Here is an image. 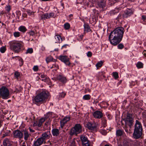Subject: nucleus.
<instances>
[{
	"label": "nucleus",
	"mask_w": 146,
	"mask_h": 146,
	"mask_svg": "<svg viewBox=\"0 0 146 146\" xmlns=\"http://www.w3.org/2000/svg\"><path fill=\"white\" fill-rule=\"evenodd\" d=\"M123 133V131L120 129L117 130L116 135L117 136H120L122 135Z\"/></svg>",
	"instance_id": "24"
},
{
	"label": "nucleus",
	"mask_w": 146,
	"mask_h": 146,
	"mask_svg": "<svg viewBox=\"0 0 146 146\" xmlns=\"http://www.w3.org/2000/svg\"><path fill=\"white\" fill-rule=\"evenodd\" d=\"M57 79L62 82H66V78L61 75H59L58 76H57Z\"/></svg>",
	"instance_id": "18"
},
{
	"label": "nucleus",
	"mask_w": 146,
	"mask_h": 146,
	"mask_svg": "<svg viewBox=\"0 0 146 146\" xmlns=\"http://www.w3.org/2000/svg\"><path fill=\"white\" fill-rule=\"evenodd\" d=\"M42 80L44 81L47 83L48 82L50 81V80L48 78H44Z\"/></svg>",
	"instance_id": "42"
},
{
	"label": "nucleus",
	"mask_w": 146,
	"mask_h": 146,
	"mask_svg": "<svg viewBox=\"0 0 146 146\" xmlns=\"http://www.w3.org/2000/svg\"><path fill=\"white\" fill-rule=\"evenodd\" d=\"M98 5L100 7L102 8L103 7H104L105 3L104 1L103 0H101V1H99V3H98Z\"/></svg>",
	"instance_id": "26"
},
{
	"label": "nucleus",
	"mask_w": 146,
	"mask_h": 146,
	"mask_svg": "<svg viewBox=\"0 0 146 146\" xmlns=\"http://www.w3.org/2000/svg\"><path fill=\"white\" fill-rule=\"evenodd\" d=\"M125 131L127 133H129L130 131V130H128L127 129H125Z\"/></svg>",
	"instance_id": "58"
},
{
	"label": "nucleus",
	"mask_w": 146,
	"mask_h": 146,
	"mask_svg": "<svg viewBox=\"0 0 146 146\" xmlns=\"http://www.w3.org/2000/svg\"><path fill=\"white\" fill-rule=\"evenodd\" d=\"M46 13L43 14L41 16V19H48Z\"/></svg>",
	"instance_id": "36"
},
{
	"label": "nucleus",
	"mask_w": 146,
	"mask_h": 146,
	"mask_svg": "<svg viewBox=\"0 0 146 146\" xmlns=\"http://www.w3.org/2000/svg\"><path fill=\"white\" fill-rule=\"evenodd\" d=\"M0 98L5 100L9 98V91L6 87L3 86L0 88Z\"/></svg>",
	"instance_id": "5"
},
{
	"label": "nucleus",
	"mask_w": 146,
	"mask_h": 146,
	"mask_svg": "<svg viewBox=\"0 0 146 146\" xmlns=\"http://www.w3.org/2000/svg\"><path fill=\"white\" fill-rule=\"evenodd\" d=\"M102 123L104 125H105L107 123V120L104 117H103L102 119Z\"/></svg>",
	"instance_id": "38"
},
{
	"label": "nucleus",
	"mask_w": 146,
	"mask_h": 146,
	"mask_svg": "<svg viewBox=\"0 0 146 146\" xmlns=\"http://www.w3.org/2000/svg\"><path fill=\"white\" fill-rule=\"evenodd\" d=\"M33 49L32 48H29L27 50L26 53L27 54L29 53L31 54L33 53Z\"/></svg>",
	"instance_id": "34"
},
{
	"label": "nucleus",
	"mask_w": 146,
	"mask_h": 146,
	"mask_svg": "<svg viewBox=\"0 0 146 146\" xmlns=\"http://www.w3.org/2000/svg\"><path fill=\"white\" fill-rule=\"evenodd\" d=\"M66 94L62 92L60 93L59 95V97L60 98H64L66 95Z\"/></svg>",
	"instance_id": "37"
},
{
	"label": "nucleus",
	"mask_w": 146,
	"mask_h": 146,
	"mask_svg": "<svg viewBox=\"0 0 146 146\" xmlns=\"http://www.w3.org/2000/svg\"><path fill=\"white\" fill-rule=\"evenodd\" d=\"M113 76L115 79H117L118 78V75L117 72H113Z\"/></svg>",
	"instance_id": "33"
},
{
	"label": "nucleus",
	"mask_w": 146,
	"mask_h": 146,
	"mask_svg": "<svg viewBox=\"0 0 146 146\" xmlns=\"http://www.w3.org/2000/svg\"><path fill=\"white\" fill-rule=\"evenodd\" d=\"M80 139L83 146H90L89 141L88 140L86 137L84 135H81Z\"/></svg>",
	"instance_id": "8"
},
{
	"label": "nucleus",
	"mask_w": 146,
	"mask_h": 146,
	"mask_svg": "<svg viewBox=\"0 0 146 146\" xmlns=\"http://www.w3.org/2000/svg\"><path fill=\"white\" fill-rule=\"evenodd\" d=\"M20 33L19 32H16L13 33V35L15 37H18L20 36Z\"/></svg>",
	"instance_id": "35"
},
{
	"label": "nucleus",
	"mask_w": 146,
	"mask_h": 146,
	"mask_svg": "<svg viewBox=\"0 0 146 146\" xmlns=\"http://www.w3.org/2000/svg\"><path fill=\"white\" fill-rule=\"evenodd\" d=\"M13 135L15 137L18 138L20 139L22 138L23 136V133L19 130L14 131L13 132Z\"/></svg>",
	"instance_id": "13"
},
{
	"label": "nucleus",
	"mask_w": 146,
	"mask_h": 146,
	"mask_svg": "<svg viewBox=\"0 0 146 146\" xmlns=\"http://www.w3.org/2000/svg\"><path fill=\"white\" fill-rule=\"evenodd\" d=\"M20 91H21V89L19 90L18 89H16L15 91V92H20Z\"/></svg>",
	"instance_id": "57"
},
{
	"label": "nucleus",
	"mask_w": 146,
	"mask_h": 146,
	"mask_svg": "<svg viewBox=\"0 0 146 146\" xmlns=\"http://www.w3.org/2000/svg\"><path fill=\"white\" fill-rule=\"evenodd\" d=\"M84 31L85 32H89L91 31L90 27L89 25L87 24H84Z\"/></svg>",
	"instance_id": "21"
},
{
	"label": "nucleus",
	"mask_w": 146,
	"mask_h": 146,
	"mask_svg": "<svg viewBox=\"0 0 146 146\" xmlns=\"http://www.w3.org/2000/svg\"><path fill=\"white\" fill-rule=\"evenodd\" d=\"M143 54L144 55H146V50H144L143 52Z\"/></svg>",
	"instance_id": "61"
},
{
	"label": "nucleus",
	"mask_w": 146,
	"mask_h": 146,
	"mask_svg": "<svg viewBox=\"0 0 146 146\" xmlns=\"http://www.w3.org/2000/svg\"><path fill=\"white\" fill-rule=\"evenodd\" d=\"M132 14V11L130 9H127L125 11L123 14V17L124 18H127L130 16Z\"/></svg>",
	"instance_id": "16"
},
{
	"label": "nucleus",
	"mask_w": 146,
	"mask_h": 146,
	"mask_svg": "<svg viewBox=\"0 0 146 146\" xmlns=\"http://www.w3.org/2000/svg\"><path fill=\"white\" fill-rule=\"evenodd\" d=\"M70 117H66L61 120L60 121V126L61 128H62L66 123L69 121Z\"/></svg>",
	"instance_id": "15"
},
{
	"label": "nucleus",
	"mask_w": 146,
	"mask_h": 146,
	"mask_svg": "<svg viewBox=\"0 0 146 146\" xmlns=\"http://www.w3.org/2000/svg\"><path fill=\"white\" fill-rule=\"evenodd\" d=\"M33 126L34 127L36 126H38V124H37V121H34L33 122Z\"/></svg>",
	"instance_id": "49"
},
{
	"label": "nucleus",
	"mask_w": 146,
	"mask_h": 146,
	"mask_svg": "<svg viewBox=\"0 0 146 146\" xmlns=\"http://www.w3.org/2000/svg\"><path fill=\"white\" fill-rule=\"evenodd\" d=\"M48 93L46 91H43L38 94L35 98V100L36 102H43L46 99L48 98Z\"/></svg>",
	"instance_id": "4"
},
{
	"label": "nucleus",
	"mask_w": 146,
	"mask_h": 146,
	"mask_svg": "<svg viewBox=\"0 0 146 146\" xmlns=\"http://www.w3.org/2000/svg\"><path fill=\"white\" fill-rule=\"evenodd\" d=\"M143 117L145 121V122L146 123V113H143Z\"/></svg>",
	"instance_id": "47"
},
{
	"label": "nucleus",
	"mask_w": 146,
	"mask_h": 146,
	"mask_svg": "<svg viewBox=\"0 0 146 146\" xmlns=\"http://www.w3.org/2000/svg\"><path fill=\"white\" fill-rule=\"evenodd\" d=\"M6 50V48L5 46H3L1 47L0 48V51L2 53H4Z\"/></svg>",
	"instance_id": "32"
},
{
	"label": "nucleus",
	"mask_w": 146,
	"mask_h": 146,
	"mask_svg": "<svg viewBox=\"0 0 146 146\" xmlns=\"http://www.w3.org/2000/svg\"><path fill=\"white\" fill-rule=\"evenodd\" d=\"M81 131V125L80 124H77L70 130V134L71 136L74 135H77V134L80 133Z\"/></svg>",
	"instance_id": "6"
},
{
	"label": "nucleus",
	"mask_w": 146,
	"mask_h": 146,
	"mask_svg": "<svg viewBox=\"0 0 146 146\" xmlns=\"http://www.w3.org/2000/svg\"><path fill=\"white\" fill-rule=\"evenodd\" d=\"M45 121V119L43 118H42L39 120L38 121H37L38 126L40 127L41 126L42 123Z\"/></svg>",
	"instance_id": "20"
},
{
	"label": "nucleus",
	"mask_w": 146,
	"mask_h": 146,
	"mask_svg": "<svg viewBox=\"0 0 146 146\" xmlns=\"http://www.w3.org/2000/svg\"><path fill=\"white\" fill-rule=\"evenodd\" d=\"M14 75L16 78H18L20 76V74L19 72H16L14 73Z\"/></svg>",
	"instance_id": "41"
},
{
	"label": "nucleus",
	"mask_w": 146,
	"mask_h": 146,
	"mask_svg": "<svg viewBox=\"0 0 146 146\" xmlns=\"http://www.w3.org/2000/svg\"><path fill=\"white\" fill-rule=\"evenodd\" d=\"M49 123L48 122H46V123H45V125H47L49 124Z\"/></svg>",
	"instance_id": "64"
},
{
	"label": "nucleus",
	"mask_w": 146,
	"mask_h": 146,
	"mask_svg": "<svg viewBox=\"0 0 146 146\" xmlns=\"http://www.w3.org/2000/svg\"><path fill=\"white\" fill-rule=\"evenodd\" d=\"M22 146H26V143H23Z\"/></svg>",
	"instance_id": "62"
},
{
	"label": "nucleus",
	"mask_w": 146,
	"mask_h": 146,
	"mask_svg": "<svg viewBox=\"0 0 146 146\" xmlns=\"http://www.w3.org/2000/svg\"><path fill=\"white\" fill-rule=\"evenodd\" d=\"M142 131L143 129L141 123L137 120H136L133 134V138L135 139L140 138L142 134Z\"/></svg>",
	"instance_id": "2"
},
{
	"label": "nucleus",
	"mask_w": 146,
	"mask_h": 146,
	"mask_svg": "<svg viewBox=\"0 0 146 146\" xmlns=\"http://www.w3.org/2000/svg\"><path fill=\"white\" fill-rule=\"evenodd\" d=\"M29 128V130H30V132H34V131H35L34 130H33V129H31L30 128Z\"/></svg>",
	"instance_id": "59"
},
{
	"label": "nucleus",
	"mask_w": 146,
	"mask_h": 146,
	"mask_svg": "<svg viewBox=\"0 0 146 146\" xmlns=\"http://www.w3.org/2000/svg\"><path fill=\"white\" fill-rule=\"evenodd\" d=\"M28 14L29 15H33L34 13L31 11H28Z\"/></svg>",
	"instance_id": "50"
},
{
	"label": "nucleus",
	"mask_w": 146,
	"mask_h": 146,
	"mask_svg": "<svg viewBox=\"0 0 146 146\" xmlns=\"http://www.w3.org/2000/svg\"><path fill=\"white\" fill-rule=\"evenodd\" d=\"M104 62L102 61H100L99 62H98L96 65L97 68H98V67H100L102 66Z\"/></svg>",
	"instance_id": "27"
},
{
	"label": "nucleus",
	"mask_w": 146,
	"mask_h": 146,
	"mask_svg": "<svg viewBox=\"0 0 146 146\" xmlns=\"http://www.w3.org/2000/svg\"><path fill=\"white\" fill-rule=\"evenodd\" d=\"M53 59V58L52 56H50L47 57L46 59V60L47 63L50 62L52 61Z\"/></svg>",
	"instance_id": "29"
},
{
	"label": "nucleus",
	"mask_w": 146,
	"mask_h": 146,
	"mask_svg": "<svg viewBox=\"0 0 146 146\" xmlns=\"http://www.w3.org/2000/svg\"><path fill=\"white\" fill-rule=\"evenodd\" d=\"M132 115L131 113H127L126 117L123 120L125 122V125H128L130 127L132 125L133 121Z\"/></svg>",
	"instance_id": "7"
},
{
	"label": "nucleus",
	"mask_w": 146,
	"mask_h": 146,
	"mask_svg": "<svg viewBox=\"0 0 146 146\" xmlns=\"http://www.w3.org/2000/svg\"><path fill=\"white\" fill-rule=\"evenodd\" d=\"M46 15H47V16L48 19L51 17V15H50V13H46Z\"/></svg>",
	"instance_id": "52"
},
{
	"label": "nucleus",
	"mask_w": 146,
	"mask_h": 146,
	"mask_svg": "<svg viewBox=\"0 0 146 146\" xmlns=\"http://www.w3.org/2000/svg\"><path fill=\"white\" fill-rule=\"evenodd\" d=\"M7 134L5 133V134H3L2 135V137L4 138L7 136Z\"/></svg>",
	"instance_id": "56"
},
{
	"label": "nucleus",
	"mask_w": 146,
	"mask_h": 146,
	"mask_svg": "<svg viewBox=\"0 0 146 146\" xmlns=\"http://www.w3.org/2000/svg\"><path fill=\"white\" fill-rule=\"evenodd\" d=\"M24 134V139L26 141L28 139V137L29 136V134L28 132L26 131H23V134Z\"/></svg>",
	"instance_id": "22"
},
{
	"label": "nucleus",
	"mask_w": 146,
	"mask_h": 146,
	"mask_svg": "<svg viewBox=\"0 0 146 146\" xmlns=\"http://www.w3.org/2000/svg\"><path fill=\"white\" fill-rule=\"evenodd\" d=\"M117 47L119 49H122L124 48V46L122 44L120 43L118 45Z\"/></svg>",
	"instance_id": "40"
},
{
	"label": "nucleus",
	"mask_w": 146,
	"mask_h": 146,
	"mask_svg": "<svg viewBox=\"0 0 146 146\" xmlns=\"http://www.w3.org/2000/svg\"><path fill=\"white\" fill-rule=\"evenodd\" d=\"M129 144L128 142L126 141H124L123 142V144L122 145V146H128Z\"/></svg>",
	"instance_id": "43"
},
{
	"label": "nucleus",
	"mask_w": 146,
	"mask_h": 146,
	"mask_svg": "<svg viewBox=\"0 0 146 146\" xmlns=\"http://www.w3.org/2000/svg\"><path fill=\"white\" fill-rule=\"evenodd\" d=\"M59 59L63 62L66 65L69 66L70 63L69 62V58L66 56H60Z\"/></svg>",
	"instance_id": "9"
},
{
	"label": "nucleus",
	"mask_w": 146,
	"mask_h": 146,
	"mask_svg": "<svg viewBox=\"0 0 146 146\" xmlns=\"http://www.w3.org/2000/svg\"><path fill=\"white\" fill-rule=\"evenodd\" d=\"M19 30L23 33H25L27 29L26 27L23 26H20L18 29Z\"/></svg>",
	"instance_id": "23"
},
{
	"label": "nucleus",
	"mask_w": 146,
	"mask_h": 146,
	"mask_svg": "<svg viewBox=\"0 0 146 146\" xmlns=\"http://www.w3.org/2000/svg\"><path fill=\"white\" fill-rule=\"evenodd\" d=\"M75 146V142L74 140L72 141L71 142L70 146Z\"/></svg>",
	"instance_id": "45"
},
{
	"label": "nucleus",
	"mask_w": 146,
	"mask_h": 146,
	"mask_svg": "<svg viewBox=\"0 0 146 146\" xmlns=\"http://www.w3.org/2000/svg\"><path fill=\"white\" fill-rule=\"evenodd\" d=\"M43 143H45L46 141H44L40 137L38 138L35 141L32 146H40Z\"/></svg>",
	"instance_id": "11"
},
{
	"label": "nucleus",
	"mask_w": 146,
	"mask_h": 146,
	"mask_svg": "<svg viewBox=\"0 0 146 146\" xmlns=\"http://www.w3.org/2000/svg\"><path fill=\"white\" fill-rule=\"evenodd\" d=\"M55 42L56 43L59 42L60 40V39L62 40L61 36L59 35H56L55 36Z\"/></svg>",
	"instance_id": "25"
},
{
	"label": "nucleus",
	"mask_w": 146,
	"mask_h": 146,
	"mask_svg": "<svg viewBox=\"0 0 146 146\" xmlns=\"http://www.w3.org/2000/svg\"><path fill=\"white\" fill-rule=\"evenodd\" d=\"M64 28L66 29H68L70 27V25L68 23H66L64 24Z\"/></svg>",
	"instance_id": "31"
},
{
	"label": "nucleus",
	"mask_w": 146,
	"mask_h": 146,
	"mask_svg": "<svg viewBox=\"0 0 146 146\" xmlns=\"http://www.w3.org/2000/svg\"><path fill=\"white\" fill-rule=\"evenodd\" d=\"M92 53L90 51H89L87 52V56L89 57H90L92 56Z\"/></svg>",
	"instance_id": "44"
},
{
	"label": "nucleus",
	"mask_w": 146,
	"mask_h": 146,
	"mask_svg": "<svg viewBox=\"0 0 146 146\" xmlns=\"http://www.w3.org/2000/svg\"><path fill=\"white\" fill-rule=\"evenodd\" d=\"M68 45L67 44H65V45H64L63 46H62V48H64V47H66V46H67Z\"/></svg>",
	"instance_id": "63"
},
{
	"label": "nucleus",
	"mask_w": 146,
	"mask_h": 146,
	"mask_svg": "<svg viewBox=\"0 0 146 146\" xmlns=\"http://www.w3.org/2000/svg\"><path fill=\"white\" fill-rule=\"evenodd\" d=\"M142 19L143 20V21H145L146 20V16L144 15L142 16Z\"/></svg>",
	"instance_id": "51"
},
{
	"label": "nucleus",
	"mask_w": 146,
	"mask_h": 146,
	"mask_svg": "<svg viewBox=\"0 0 146 146\" xmlns=\"http://www.w3.org/2000/svg\"><path fill=\"white\" fill-rule=\"evenodd\" d=\"M38 68L37 66H34L33 68V70L34 71H37L38 70Z\"/></svg>",
	"instance_id": "48"
},
{
	"label": "nucleus",
	"mask_w": 146,
	"mask_h": 146,
	"mask_svg": "<svg viewBox=\"0 0 146 146\" xmlns=\"http://www.w3.org/2000/svg\"><path fill=\"white\" fill-rule=\"evenodd\" d=\"M40 77L42 78H44L45 77V75L44 74H42L41 75Z\"/></svg>",
	"instance_id": "60"
},
{
	"label": "nucleus",
	"mask_w": 146,
	"mask_h": 146,
	"mask_svg": "<svg viewBox=\"0 0 146 146\" xmlns=\"http://www.w3.org/2000/svg\"><path fill=\"white\" fill-rule=\"evenodd\" d=\"M52 134L54 136H57L59 134V131L58 129H54L52 130Z\"/></svg>",
	"instance_id": "19"
},
{
	"label": "nucleus",
	"mask_w": 146,
	"mask_h": 146,
	"mask_svg": "<svg viewBox=\"0 0 146 146\" xmlns=\"http://www.w3.org/2000/svg\"><path fill=\"white\" fill-rule=\"evenodd\" d=\"M50 15H51V17H53V18H54L55 17V16L54 17V14L53 13H50Z\"/></svg>",
	"instance_id": "53"
},
{
	"label": "nucleus",
	"mask_w": 146,
	"mask_h": 146,
	"mask_svg": "<svg viewBox=\"0 0 146 146\" xmlns=\"http://www.w3.org/2000/svg\"><path fill=\"white\" fill-rule=\"evenodd\" d=\"M124 28L121 27L116 28L111 32L109 39L111 44L116 46L121 40L124 34Z\"/></svg>",
	"instance_id": "1"
},
{
	"label": "nucleus",
	"mask_w": 146,
	"mask_h": 146,
	"mask_svg": "<svg viewBox=\"0 0 146 146\" xmlns=\"http://www.w3.org/2000/svg\"><path fill=\"white\" fill-rule=\"evenodd\" d=\"M10 48L15 52L18 53L21 50L22 47L21 42L19 41L13 40L9 43Z\"/></svg>",
	"instance_id": "3"
},
{
	"label": "nucleus",
	"mask_w": 146,
	"mask_h": 146,
	"mask_svg": "<svg viewBox=\"0 0 146 146\" xmlns=\"http://www.w3.org/2000/svg\"><path fill=\"white\" fill-rule=\"evenodd\" d=\"M3 145L4 146H11L12 142L9 141L8 139H6L3 141Z\"/></svg>",
	"instance_id": "17"
},
{
	"label": "nucleus",
	"mask_w": 146,
	"mask_h": 146,
	"mask_svg": "<svg viewBox=\"0 0 146 146\" xmlns=\"http://www.w3.org/2000/svg\"><path fill=\"white\" fill-rule=\"evenodd\" d=\"M5 9L7 12H9L10 11V9H11V8H10V6H7L5 7Z\"/></svg>",
	"instance_id": "46"
},
{
	"label": "nucleus",
	"mask_w": 146,
	"mask_h": 146,
	"mask_svg": "<svg viewBox=\"0 0 146 146\" xmlns=\"http://www.w3.org/2000/svg\"><path fill=\"white\" fill-rule=\"evenodd\" d=\"M137 66L138 68H142L143 67V64L140 62H138L137 64Z\"/></svg>",
	"instance_id": "30"
},
{
	"label": "nucleus",
	"mask_w": 146,
	"mask_h": 146,
	"mask_svg": "<svg viewBox=\"0 0 146 146\" xmlns=\"http://www.w3.org/2000/svg\"><path fill=\"white\" fill-rule=\"evenodd\" d=\"M85 92H90L91 90L88 88H87L85 89Z\"/></svg>",
	"instance_id": "55"
},
{
	"label": "nucleus",
	"mask_w": 146,
	"mask_h": 146,
	"mask_svg": "<svg viewBox=\"0 0 146 146\" xmlns=\"http://www.w3.org/2000/svg\"><path fill=\"white\" fill-rule=\"evenodd\" d=\"M97 126V124L96 123H91L90 122H88L86 125V127L89 129L94 130L95 129Z\"/></svg>",
	"instance_id": "12"
},
{
	"label": "nucleus",
	"mask_w": 146,
	"mask_h": 146,
	"mask_svg": "<svg viewBox=\"0 0 146 146\" xmlns=\"http://www.w3.org/2000/svg\"><path fill=\"white\" fill-rule=\"evenodd\" d=\"M36 33L35 32L33 31H31L29 32L30 35L32 36H34Z\"/></svg>",
	"instance_id": "39"
},
{
	"label": "nucleus",
	"mask_w": 146,
	"mask_h": 146,
	"mask_svg": "<svg viewBox=\"0 0 146 146\" xmlns=\"http://www.w3.org/2000/svg\"><path fill=\"white\" fill-rule=\"evenodd\" d=\"M51 136V134L50 132V131H48L43 133L40 137L44 141H46V140L50 138Z\"/></svg>",
	"instance_id": "10"
},
{
	"label": "nucleus",
	"mask_w": 146,
	"mask_h": 146,
	"mask_svg": "<svg viewBox=\"0 0 146 146\" xmlns=\"http://www.w3.org/2000/svg\"><path fill=\"white\" fill-rule=\"evenodd\" d=\"M19 60L21 62V65H20L21 66H22L23 64V60L22 59H19Z\"/></svg>",
	"instance_id": "54"
},
{
	"label": "nucleus",
	"mask_w": 146,
	"mask_h": 146,
	"mask_svg": "<svg viewBox=\"0 0 146 146\" xmlns=\"http://www.w3.org/2000/svg\"><path fill=\"white\" fill-rule=\"evenodd\" d=\"M93 115L95 118L100 119L103 117V114L101 111H96L94 113Z\"/></svg>",
	"instance_id": "14"
},
{
	"label": "nucleus",
	"mask_w": 146,
	"mask_h": 146,
	"mask_svg": "<svg viewBox=\"0 0 146 146\" xmlns=\"http://www.w3.org/2000/svg\"><path fill=\"white\" fill-rule=\"evenodd\" d=\"M91 96L90 95H86L83 97V99L84 100H89L90 99Z\"/></svg>",
	"instance_id": "28"
}]
</instances>
